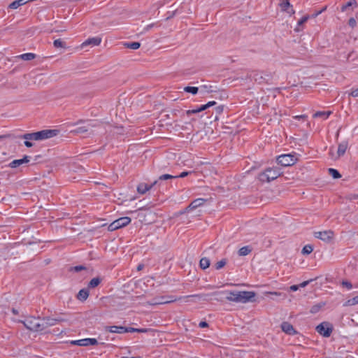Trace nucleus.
Returning a JSON list of instances; mask_svg holds the SVG:
<instances>
[{
    "instance_id": "f03ea898",
    "label": "nucleus",
    "mask_w": 358,
    "mask_h": 358,
    "mask_svg": "<svg viewBox=\"0 0 358 358\" xmlns=\"http://www.w3.org/2000/svg\"><path fill=\"white\" fill-rule=\"evenodd\" d=\"M59 131L56 129H45L34 133H27L21 135L20 138L25 140L42 141L55 136Z\"/></svg>"
},
{
    "instance_id": "aec40b11",
    "label": "nucleus",
    "mask_w": 358,
    "mask_h": 358,
    "mask_svg": "<svg viewBox=\"0 0 358 358\" xmlns=\"http://www.w3.org/2000/svg\"><path fill=\"white\" fill-rule=\"evenodd\" d=\"M24 4H26L25 0H15L9 4L8 8L17 9L20 6H23Z\"/></svg>"
},
{
    "instance_id": "6e6552de",
    "label": "nucleus",
    "mask_w": 358,
    "mask_h": 358,
    "mask_svg": "<svg viewBox=\"0 0 358 358\" xmlns=\"http://www.w3.org/2000/svg\"><path fill=\"white\" fill-rule=\"evenodd\" d=\"M314 236L325 243H330L334 238V232L332 230L316 231Z\"/></svg>"
},
{
    "instance_id": "3c124183",
    "label": "nucleus",
    "mask_w": 358,
    "mask_h": 358,
    "mask_svg": "<svg viewBox=\"0 0 358 358\" xmlns=\"http://www.w3.org/2000/svg\"><path fill=\"white\" fill-rule=\"evenodd\" d=\"M223 109H224L223 106H219L215 108L216 113H218V114L222 113V111H223Z\"/></svg>"
},
{
    "instance_id": "6ab92c4d",
    "label": "nucleus",
    "mask_w": 358,
    "mask_h": 358,
    "mask_svg": "<svg viewBox=\"0 0 358 358\" xmlns=\"http://www.w3.org/2000/svg\"><path fill=\"white\" fill-rule=\"evenodd\" d=\"M89 296V292L87 289H80L77 295V298L78 300L81 301H85Z\"/></svg>"
},
{
    "instance_id": "e433bc0d",
    "label": "nucleus",
    "mask_w": 358,
    "mask_h": 358,
    "mask_svg": "<svg viewBox=\"0 0 358 358\" xmlns=\"http://www.w3.org/2000/svg\"><path fill=\"white\" fill-rule=\"evenodd\" d=\"M201 90L203 93H211L214 92L213 87L210 85H203L201 87Z\"/></svg>"
},
{
    "instance_id": "bb28decb",
    "label": "nucleus",
    "mask_w": 358,
    "mask_h": 358,
    "mask_svg": "<svg viewBox=\"0 0 358 358\" xmlns=\"http://www.w3.org/2000/svg\"><path fill=\"white\" fill-rule=\"evenodd\" d=\"M124 46L132 50H137L140 48L141 43L139 42L126 43Z\"/></svg>"
},
{
    "instance_id": "c9c22d12",
    "label": "nucleus",
    "mask_w": 358,
    "mask_h": 358,
    "mask_svg": "<svg viewBox=\"0 0 358 358\" xmlns=\"http://www.w3.org/2000/svg\"><path fill=\"white\" fill-rule=\"evenodd\" d=\"M88 131V128L85 126L79 127L75 129L73 132L76 134H83Z\"/></svg>"
},
{
    "instance_id": "a878e982",
    "label": "nucleus",
    "mask_w": 358,
    "mask_h": 358,
    "mask_svg": "<svg viewBox=\"0 0 358 358\" xmlns=\"http://www.w3.org/2000/svg\"><path fill=\"white\" fill-rule=\"evenodd\" d=\"M357 304H358V295L346 301L345 302V303L343 304V306H355Z\"/></svg>"
},
{
    "instance_id": "37998d69",
    "label": "nucleus",
    "mask_w": 358,
    "mask_h": 358,
    "mask_svg": "<svg viewBox=\"0 0 358 358\" xmlns=\"http://www.w3.org/2000/svg\"><path fill=\"white\" fill-rule=\"evenodd\" d=\"M200 113V110H199V108H197L196 109H193V110H188L186 111V113L187 115H192V114H196V113Z\"/></svg>"
},
{
    "instance_id": "79ce46f5",
    "label": "nucleus",
    "mask_w": 358,
    "mask_h": 358,
    "mask_svg": "<svg viewBox=\"0 0 358 358\" xmlns=\"http://www.w3.org/2000/svg\"><path fill=\"white\" fill-rule=\"evenodd\" d=\"M327 6H325L320 10H318V11L315 12V13H313L311 17L313 18L317 17L319 15H320L321 13L324 12L327 10Z\"/></svg>"
},
{
    "instance_id": "69168bd1",
    "label": "nucleus",
    "mask_w": 358,
    "mask_h": 358,
    "mask_svg": "<svg viewBox=\"0 0 358 358\" xmlns=\"http://www.w3.org/2000/svg\"><path fill=\"white\" fill-rule=\"evenodd\" d=\"M295 31H301V29H300L299 27H296V28L295 29Z\"/></svg>"
},
{
    "instance_id": "4d7b16f0",
    "label": "nucleus",
    "mask_w": 358,
    "mask_h": 358,
    "mask_svg": "<svg viewBox=\"0 0 358 358\" xmlns=\"http://www.w3.org/2000/svg\"><path fill=\"white\" fill-rule=\"evenodd\" d=\"M152 331L150 329H138V333H146Z\"/></svg>"
},
{
    "instance_id": "5701e85b",
    "label": "nucleus",
    "mask_w": 358,
    "mask_h": 358,
    "mask_svg": "<svg viewBox=\"0 0 358 358\" xmlns=\"http://www.w3.org/2000/svg\"><path fill=\"white\" fill-rule=\"evenodd\" d=\"M101 279L100 278H92L89 284L88 287L89 288H95L101 283Z\"/></svg>"
},
{
    "instance_id": "49530a36",
    "label": "nucleus",
    "mask_w": 358,
    "mask_h": 358,
    "mask_svg": "<svg viewBox=\"0 0 358 358\" xmlns=\"http://www.w3.org/2000/svg\"><path fill=\"white\" fill-rule=\"evenodd\" d=\"M350 95L353 97H358V88L352 90V92L350 93Z\"/></svg>"
},
{
    "instance_id": "4c0bfd02",
    "label": "nucleus",
    "mask_w": 358,
    "mask_h": 358,
    "mask_svg": "<svg viewBox=\"0 0 358 358\" xmlns=\"http://www.w3.org/2000/svg\"><path fill=\"white\" fill-rule=\"evenodd\" d=\"M227 264V260L225 259H222V260L217 262L215 265V267L217 270H219V269H221L222 268H223Z\"/></svg>"
},
{
    "instance_id": "7ed1b4c3",
    "label": "nucleus",
    "mask_w": 358,
    "mask_h": 358,
    "mask_svg": "<svg viewBox=\"0 0 358 358\" xmlns=\"http://www.w3.org/2000/svg\"><path fill=\"white\" fill-rule=\"evenodd\" d=\"M206 296H208V294H192V295L185 296H182V297H176L173 296H169V298H171V301H166V296H162L155 298L152 300V301L150 302V303L151 305L166 304V303L175 302L181 299H186L185 302H188L187 299L189 298H197L199 299H206L205 297Z\"/></svg>"
},
{
    "instance_id": "7c9ffc66",
    "label": "nucleus",
    "mask_w": 358,
    "mask_h": 358,
    "mask_svg": "<svg viewBox=\"0 0 358 358\" xmlns=\"http://www.w3.org/2000/svg\"><path fill=\"white\" fill-rule=\"evenodd\" d=\"M184 91L188 93H191L192 94H196L199 91V88L196 87L187 86L184 88Z\"/></svg>"
},
{
    "instance_id": "ddd939ff",
    "label": "nucleus",
    "mask_w": 358,
    "mask_h": 358,
    "mask_svg": "<svg viewBox=\"0 0 358 358\" xmlns=\"http://www.w3.org/2000/svg\"><path fill=\"white\" fill-rule=\"evenodd\" d=\"M157 183V180L154 181L151 185H148L146 183H140L137 187V192L141 194H144Z\"/></svg>"
},
{
    "instance_id": "de8ad7c7",
    "label": "nucleus",
    "mask_w": 358,
    "mask_h": 358,
    "mask_svg": "<svg viewBox=\"0 0 358 358\" xmlns=\"http://www.w3.org/2000/svg\"><path fill=\"white\" fill-rule=\"evenodd\" d=\"M348 24L350 27H354L356 25V20L352 17L349 20Z\"/></svg>"
},
{
    "instance_id": "bf43d9fd",
    "label": "nucleus",
    "mask_w": 358,
    "mask_h": 358,
    "mask_svg": "<svg viewBox=\"0 0 358 358\" xmlns=\"http://www.w3.org/2000/svg\"><path fill=\"white\" fill-rule=\"evenodd\" d=\"M143 267H144V265H143V264H141L138 265V266H137V270H138V271H141V270L143 268Z\"/></svg>"
},
{
    "instance_id": "f704fd0d",
    "label": "nucleus",
    "mask_w": 358,
    "mask_h": 358,
    "mask_svg": "<svg viewBox=\"0 0 358 358\" xmlns=\"http://www.w3.org/2000/svg\"><path fill=\"white\" fill-rule=\"evenodd\" d=\"M53 45L55 48H64L66 47L65 43L62 41L60 38L55 40L53 42Z\"/></svg>"
},
{
    "instance_id": "c85d7f7f",
    "label": "nucleus",
    "mask_w": 358,
    "mask_h": 358,
    "mask_svg": "<svg viewBox=\"0 0 358 358\" xmlns=\"http://www.w3.org/2000/svg\"><path fill=\"white\" fill-rule=\"evenodd\" d=\"M357 6V1L356 0H350V1L346 3L345 4L343 5L342 7H341V11L342 12L346 11L348 8H349L350 6Z\"/></svg>"
},
{
    "instance_id": "680f3d73",
    "label": "nucleus",
    "mask_w": 358,
    "mask_h": 358,
    "mask_svg": "<svg viewBox=\"0 0 358 358\" xmlns=\"http://www.w3.org/2000/svg\"><path fill=\"white\" fill-rule=\"evenodd\" d=\"M9 136H10L9 135H1V136H0V141L2 139L6 138Z\"/></svg>"
},
{
    "instance_id": "0e129e2a",
    "label": "nucleus",
    "mask_w": 358,
    "mask_h": 358,
    "mask_svg": "<svg viewBox=\"0 0 358 358\" xmlns=\"http://www.w3.org/2000/svg\"><path fill=\"white\" fill-rule=\"evenodd\" d=\"M12 311H13V313L14 314H17V311L16 310L13 309V310H12Z\"/></svg>"
},
{
    "instance_id": "f3484780",
    "label": "nucleus",
    "mask_w": 358,
    "mask_h": 358,
    "mask_svg": "<svg viewBox=\"0 0 358 358\" xmlns=\"http://www.w3.org/2000/svg\"><path fill=\"white\" fill-rule=\"evenodd\" d=\"M59 320L54 319V318H43L41 319V324L43 325V330H44L45 328L51 326H54L57 324V322H59Z\"/></svg>"
},
{
    "instance_id": "412c9836",
    "label": "nucleus",
    "mask_w": 358,
    "mask_h": 358,
    "mask_svg": "<svg viewBox=\"0 0 358 358\" xmlns=\"http://www.w3.org/2000/svg\"><path fill=\"white\" fill-rule=\"evenodd\" d=\"M331 114V111H317L313 114V117H322L324 119H327Z\"/></svg>"
},
{
    "instance_id": "603ef678",
    "label": "nucleus",
    "mask_w": 358,
    "mask_h": 358,
    "mask_svg": "<svg viewBox=\"0 0 358 358\" xmlns=\"http://www.w3.org/2000/svg\"><path fill=\"white\" fill-rule=\"evenodd\" d=\"M31 140H26L24 143V145L27 148H31L33 146V143L31 142Z\"/></svg>"
},
{
    "instance_id": "09e8293b",
    "label": "nucleus",
    "mask_w": 358,
    "mask_h": 358,
    "mask_svg": "<svg viewBox=\"0 0 358 358\" xmlns=\"http://www.w3.org/2000/svg\"><path fill=\"white\" fill-rule=\"evenodd\" d=\"M199 326L201 328H206L208 327V324L205 321H201L199 322Z\"/></svg>"
},
{
    "instance_id": "4be33fe9",
    "label": "nucleus",
    "mask_w": 358,
    "mask_h": 358,
    "mask_svg": "<svg viewBox=\"0 0 358 358\" xmlns=\"http://www.w3.org/2000/svg\"><path fill=\"white\" fill-rule=\"evenodd\" d=\"M252 251V249L250 246H244L239 249L238 255L240 256H245L249 255Z\"/></svg>"
},
{
    "instance_id": "39448f33",
    "label": "nucleus",
    "mask_w": 358,
    "mask_h": 358,
    "mask_svg": "<svg viewBox=\"0 0 358 358\" xmlns=\"http://www.w3.org/2000/svg\"><path fill=\"white\" fill-rule=\"evenodd\" d=\"M26 328L34 331H43V325L41 324V319L34 317H27L22 322Z\"/></svg>"
},
{
    "instance_id": "c756f323",
    "label": "nucleus",
    "mask_w": 358,
    "mask_h": 358,
    "mask_svg": "<svg viewBox=\"0 0 358 358\" xmlns=\"http://www.w3.org/2000/svg\"><path fill=\"white\" fill-rule=\"evenodd\" d=\"M329 173L334 178L338 179L341 177V175L339 173V172L334 169L330 168L328 169Z\"/></svg>"
},
{
    "instance_id": "393cba45",
    "label": "nucleus",
    "mask_w": 358,
    "mask_h": 358,
    "mask_svg": "<svg viewBox=\"0 0 358 358\" xmlns=\"http://www.w3.org/2000/svg\"><path fill=\"white\" fill-rule=\"evenodd\" d=\"M20 58H21L23 60L25 61H31L36 57V55L34 53H24L19 56Z\"/></svg>"
},
{
    "instance_id": "f8f14e48",
    "label": "nucleus",
    "mask_w": 358,
    "mask_h": 358,
    "mask_svg": "<svg viewBox=\"0 0 358 358\" xmlns=\"http://www.w3.org/2000/svg\"><path fill=\"white\" fill-rule=\"evenodd\" d=\"M281 329L283 332L288 335H295L297 331L294 329V327L287 322H283L281 324Z\"/></svg>"
},
{
    "instance_id": "c03bdc74",
    "label": "nucleus",
    "mask_w": 358,
    "mask_h": 358,
    "mask_svg": "<svg viewBox=\"0 0 358 358\" xmlns=\"http://www.w3.org/2000/svg\"><path fill=\"white\" fill-rule=\"evenodd\" d=\"M84 269H85V268L83 266H76L71 268V270L74 271L76 272H79Z\"/></svg>"
},
{
    "instance_id": "a211bd4d",
    "label": "nucleus",
    "mask_w": 358,
    "mask_h": 358,
    "mask_svg": "<svg viewBox=\"0 0 358 358\" xmlns=\"http://www.w3.org/2000/svg\"><path fill=\"white\" fill-rule=\"evenodd\" d=\"M348 143L347 142H342L338 145V150H337V158L343 156L348 148Z\"/></svg>"
},
{
    "instance_id": "774afa93",
    "label": "nucleus",
    "mask_w": 358,
    "mask_h": 358,
    "mask_svg": "<svg viewBox=\"0 0 358 358\" xmlns=\"http://www.w3.org/2000/svg\"><path fill=\"white\" fill-rule=\"evenodd\" d=\"M122 358H127V357H122Z\"/></svg>"
},
{
    "instance_id": "a18cd8bd",
    "label": "nucleus",
    "mask_w": 358,
    "mask_h": 358,
    "mask_svg": "<svg viewBox=\"0 0 358 358\" xmlns=\"http://www.w3.org/2000/svg\"><path fill=\"white\" fill-rule=\"evenodd\" d=\"M190 173H191V172H189V171H183L179 176H176V178H185Z\"/></svg>"
},
{
    "instance_id": "b1692460",
    "label": "nucleus",
    "mask_w": 358,
    "mask_h": 358,
    "mask_svg": "<svg viewBox=\"0 0 358 358\" xmlns=\"http://www.w3.org/2000/svg\"><path fill=\"white\" fill-rule=\"evenodd\" d=\"M200 267L202 269H206L210 266V260L207 257H203L199 262Z\"/></svg>"
},
{
    "instance_id": "72a5a7b5",
    "label": "nucleus",
    "mask_w": 358,
    "mask_h": 358,
    "mask_svg": "<svg viewBox=\"0 0 358 358\" xmlns=\"http://www.w3.org/2000/svg\"><path fill=\"white\" fill-rule=\"evenodd\" d=\"M215 105H216V102L214 101H212L208 102L206 104L201 106L199 108L200 112H201V111H203V110L208 109V108L213 106Z\"/></svg>"
},
{
    "instance_id": "a19ab883",
    "label": "nucleus",
    "mask_w": 358,
    "mask_h": 358,
    "mask_svg": "<svg viewBox=\"0 0 358 358\" xmlns=\"http://www.w3.org/2000/svg\"><path fill=\"white\" fill-rule=\"evenodd\" d=\"M172 178H176V177L174 176L170 175V174H164V175L160 176L159 178V179L161 180L172 179Z\"/></svg>"
},
{
    "instance_id": "cd10ccee",
    "label": "nucleus",
    "mask_w": 358,
    "mask_h": 358,
    "mask_svg": "<svg viewBox=\"0 0 358 358\" xmlns=\"http://www.w3.org/2000/svg\"><path fill=\"white\" fill-rule=\"evenodd\" d=\"M324 305H325V303H318V304L314 305V306H313L311 307V308H310V313H313V314L317 313H318V312L320 310V309H321V308H322Z\"/></svg>"
},
{
    "instance_id": "20e7f679",
    "label": "nucleus",
    "mask_w": 358,
    "mask_h": 358,
    "mask_svg": "<svg viewBox=\"0 0 358 358\" xmlns=\"http://www.w3.org/2000/svg\"><path fill=\"white\" fill-rule=\"evenodd\" d=\"M281 175L280 169L277 168H268L259 175L260 181L269 182L278 178Z\"/></svg>"
},
{
    "instance_id": "5fc2aeb1",
    "label": "nucleus",
    "mask_w": 358,
    "mask_h": 358,
    "mask_svg": "<svg viewBox=\"0 0 358 358\" xmlns=\"http://www.w3.org/2000/svg\"><path fill=\"white\" fill-rule=\"evenodd\" d=\"M138 329L133 327H127V332H138Z\"/></svg>"
},
{
    "instance_id": "dca6fc26",
    "label": "nucleus",
    "mask_w": 358,
    "mask_h": 358,
    "mask_svg": "<svg viewBox=\"0 0 358 358\" xmlns=\"http://www.w3.org/2000/svg\"><path fill=\"white\" fill-rule=\"evenodd\" d=\"M106 330L110 333H116V334L127 333V327H122V326L106 327Z\"/></svg>"
},
{
    "instance_id": "2eb2a0df",
    "label": "nucleus",
    "mask_w": 358,
    "mask_h": 358,
    "mask_svg": "<svg viewBox=\"0 0 358 358\" xmlns=\"http://www.w3.org/2000/svg\"><path fill=\"white\" fill-rule=\"evenodd\" d=\"M29 162V157L28 156H24L22 159H15L13 161H12L10 164H9V166L10 168H17L24 164H26V163H28Z\"/></svg>"
},
{
    "instance_id": "13d9d810",
    "label": "nucleus",
    "mask_w": 358,
    "mask_h": 358,
    "mask_svg": "<svg viewBox=\"0 0 358 358\" xmlns=\"http://www.w3.org/2000/svg\"><path fill=\"white\" fill-rule=\"evenodd\" d=\"M309 280L304 281L301 282L300 285H299V287H305L309 283Z\"/></svg>"
},
{
    "instance_id": "9b49d317",
    "label": "nucleus",
    "mask_w": 358,
    "mask_h": 358,
    "mask_svg": "<svg viewBox=\"0 0 358 358\" xmlns=\"http://www.w3.org/2000/svg\"><path fill=\"white\" fill-rule=\"evenodd\" d=\"M206 199L202 198H198L195 200H194L184 210L183 212H181V213H184L186 212H188L191 210H194L199 206H201L205 203Z\"/></svg>"
},
{
    "instance_id": "8fccbe9b",
    "label": "nucleus",
    "mask_w": 358,
    "mask_h": 358,
    "mask_svg": "<svg viewBox=\"0 0 358 358\" xmlns=\"http://www.w3.org/2000/svg\"><path fill=\"white\" fill-rule=\"evenodd\" d=\"M294 119L297 120H306L307 118V116L306 115H296L294 117Z\"/></svg>"
},
{
    "instance_id": "ea45409f",
    "label": "nucleus",
    "mask_w": 358,
    "mask_h": 358,
    "mask_svg": "<svg viewBox=\"0 0 358 358\" xmlns=\"http://www.w3.org/2000/svg\"><path fill=\"white\" fill-rule=\"evenodd\" d=\"M310 18V16L308 15L303 16L301 20L298 21L297 25L298 27H301L305 22L308 21V20Z\"/></svg>"
},
{
    "instance_id": "6e6d98bb",
    "label": "nucleus",
    "mask_w": 358,
    "mask_h": 358,
    "mask_svg": "<svg viewBox=\"0 0 358 358\" xmlns=\"http://www.w3.org/2000/svg\"><path fill=\"white\" fill-rule=\"evenodd\" d=\"M299 286L296 285H292L289 287V289L293 292L297 291L299 289Z\"/></svg>"
},
{
    "instance_id": "864d4df0",
    "label": "nucleus",
    "mask_w": 358,
    "mask_h": 358,
    "mask_svg": "<svg viewBox=\"0 0 358 358\" xmlns=\"http://www.w3.org/2000/svg\"><path fill=\"white\" fill-rule=\"evenodd\" d=\"M343 285L345 286L349 289L352 287V284L350 282H348V281L343 282Z\"/></svg>"
},
{
    "instance_id": "1a4fd4ad",
    "label": "nucleus",
    "mask_w": 358,
    "mask_h": 358,
    "mask_svg": "<svg viewBox=\"0 0 358 358\" xmlns=\"http://www.w3.org/2000/svg\"><path fill=\"white\" fill-rule=\"evenodd\" d=\"M71 344L73 345L78 346H89L97 345L98 341L96 338H83L80 340L72 341H71Z\"/></svg>"
},
{
    "instance_id": "0eeeda50",
    "label": "nucleus",
    "mask_w": 358,
    "mask_h": 358,
    "mask_svg": "<svg viewBox=\"0 0 358 358\" xmlns=\"http://www.w3.org/2000/svg\"><path fill=\"white\" fill-rule=\"evenodd\" d=\"M131 222V218L129 217H120L108 226V230L110 231L117 230L120 228L127 226Z\"/></svg>"
},
{
    "instance_id": "423d86ee",
    "label": "nucleus",
    "mask_w": 358,
    "mask_h": 358,
    "mask_svg": "<svg viewBox=\"0 0 358 358\" xmlns=\"http://www.w3.org/2000/svg\"><path fill=\"white\" fill-rule=\"evenodd\" d=\"M277 162L282 166H289L294 165L297 162V158L292 154L282 155L277 158Z\"/></svg>"
},
{
    "instance_id": "58836bf2",
    "label": "nucleus",
    "mask_w": 358,
    "mask_h": 358,
    "mask_svg": "<svg viewBox=\"0 0 358 358\" xmlns=\"http://www.w3.org/2000/svg\"><path fill=\"white\" fill-rule=\"evenodd\" d=\"M266 295H275L278 296H281L282 299H286L287 296L285 294L281 293V292H268L266 293Z\"/></svg>"
},
{
    "instance_id": "9d476101",
    "label": "nucleus",
    "mask_w": 358,
    "mask_h": 358,
    "mask_svg": "<svg viewBox=\"0 0 358 358\" xmlns=\"http://www.w3.org/2000/svg\"><path fill=\"white\" fill-rule=\"evenodd\" d=\"M317 331L324 337L330 336L332 332V328L328 327L327 323H321L316 327Z\"/></svg>"
},
{
    "instance_id": "2f4dec72",
    "label": "nucleus",
    "mask_w": 358,
    "mask_h": 358,
    "mask_svg": "<svg viewBox=\"0 0 358 358\" xmlns=\"http://www.w3.org/2000/svg\"><path fill=\"white\" fill-rule=\"evenodd\" d=\"M313 250V247L311 245H306L302 250L301 252L303 255H309L310 254Z\"/></svg>"
},
{
    "instance_id": "338daca9",
    "label": "nucleus",
    "mask_w": 358,
    "mask_h": 358,
    "mask_svg": "<svg viewBox=\"0 0 358 358\" xmlns=\"http://www.w3.org/2000/svg\"><path fill=\"white\" fill-rule=\"evenodd\" d=\"M169 296H166V301H171V298H169Z\"/></svg>"
},
{
    "instance_id": "473e14b6",
    "label": "nucleus",
    "mask_w": 358,
    "mask_h": 358,
    "mask_svg": "<svg viewBox=\"0 0 358 358\" xmlns=\"http://www.w3.org/2000/svg\"><path fill=\"white\" fill-rule=\"evenodd\" d=\"M280 6L282 10H287V9L288 8L291 7L292 6H291L289 0H281Z\"/></svg>"
},
{
    "instance_id": "f257e3e1",
    "label": "nucleus",
    "mask_w": 358,
    "mask_h": 358,
    "mask_svg": "<svg viewBox=\"0 0 358 358\" xmlns=\"http://www.w3.org/2000/svg\"><path fill=\"white\" fill-rule=\"evenodd\" d=\"M225 293L227 300L236 303H246L255 296V292L249 291H229Z\"/></svg>"
},
{
    "instance_id": "4468645a",
    "label": "nucleus",
    "mask_w": 358,
    "mask_h": 358,
    "mask_svg": "<svg viewBox=\"0 0 358 358\" xmlns=\"http://www.w3.org/2000/svg\"><path fill=\"white\" fill-rule=\"evenodd\" d=\"M101 42V38L100 37H93L88 38L85 42H83L81 45L82 48H84L87 45H92V46H97L100 45Z\"/></svg>"
},
{
    "instance_id": "052dcab7",
    "label": "nucleus",
    "mask_w": 358,
    "mask_h": 358,
    "mask_svg": "<svg viewBox=\"0 0 358 358\" xmlns=\"http://www.w3.org/2000/svg\"><path fill=\"white\" fill-rule=\"evenodd\" d=\"M350 199H358V194H353L350 196Z\"/></svg>"
},
{
    "instance_id": "e2e57ef3",
    "label": "nucleus",
    "mask_w": 358,
    "mask_h": 358,
    "mask_svg": "<svg viewBox=\"0 0 358 358\" xmlns=\"http://www.w3.org/2000/svg\"><path fill=\"white\" fill-rule=\"evenodd\" d=\"M289 13L292 15V14H294L295 13V11L294 9H291V10L289 11Z\"/></svg>"
}]
</instances>
